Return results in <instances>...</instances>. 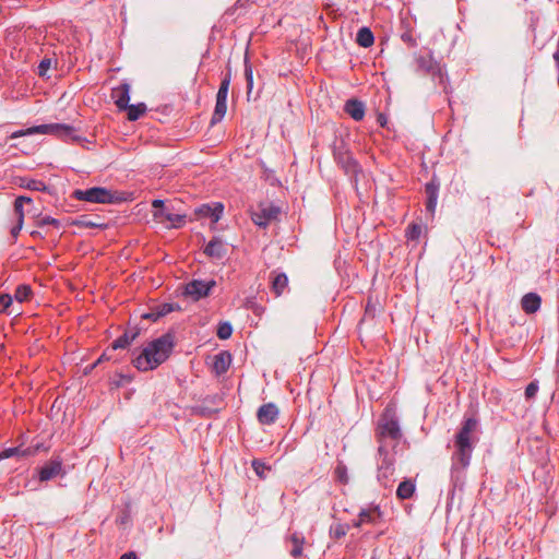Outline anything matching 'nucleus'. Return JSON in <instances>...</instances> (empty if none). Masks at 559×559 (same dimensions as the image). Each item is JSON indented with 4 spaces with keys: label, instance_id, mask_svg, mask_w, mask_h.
Wrapping results in <instances>:
<instances>
[{
    "label": "nucleus",
    "instance_id": "46",
    "mask_svg": "<svg viewBox=\"0 0 559 559\" xmlns=\"http://www.w3.org/2000/svg\"><path fill=\"white\" fill-rule=\"evenodd\" d=\"M251 466H252L253 471L255 472V474L261 478L264 477V472L266 469H269V467L265 465V463H263L257 459L252 461Z\"/></svg>",
    "mask_w": 559,
    "mask_h": 559
},
{
    "label": "nucleus",
    "instance_id": "31",
    "mask_svg": "<svg viewBox=\"0 0 559 559\" xmlns=\"http://www.w3.org/2000/svg\"><path fill=\"white\" fill-rule=\"evenodd\" d=\"M128 120L135 121L146 111V105L144 103L133 104L126 108Z\"/></svg>",
    "mask_w": 559,
    "mask_h": 559
},
{
    "label": "nucleus",
    "instance_id": "20",
    "mask_svg": "<svg viewBox=\"0 0 559 559\" xmlns=\"http://www.w3.org/2000/svg\"><path fill=\"white\" fill-rule=\"evenodd\" d=\"M230 364V354L226 350H223L213 357L212 369L217 376H221L228 370Z\"/></svg>",
    "mask_w": 559,
    "mask_h": 559
},
{
    "label": "nucleus",
    "instance_id": "28",
    "mask_svg": "<svg viewBox=\"0 0 559 559\" xmlns=\"http://www.w3.org/2000/svg\"><path fill=\"white\" fill-rule=\"evenodd\" d=\"M138 336V332H124L111 344L114 350L128 347Z\"/></svg>",
    "mask_w": 559,
    "mask_h": 559
},
{
    "label": "nucleus",
    "instance_id": "57",
    "mask_svg": "<svg viewBox=\"0 0 559 559\" xmlns=\"http://www.w3.org/2000/svg\"><path fill=\"white\" fill-rule=\"evenodd\" d=\"M119 559H138V556L134 551H128L123 554Z\"/></svg>",
    "mask_w": 559,
    "mask_h": 559
},
{
    "label": "nucleus",
    "instance_id": "44",
    "mask_svg": "<svg viewBox=\"0 0 559 559\" xmlns=\"http://www.w3.org/2000/svg\"><path fill=\"white\" fill-rule=\"evenodd\" d=\"M538 389H539V386H538V382L536 380L530 382L527 384V386L525 388V392H524L525 399L533 400L536 396Z\"/></svg>",
    "mask_w": 559,
    "mask_h": 559
},
{
    "label": "nucleus",
    "instance_id": "22",
    "mask_svg": "<svg viewBox=\"0 0 559 559\" xmlns=\"http://www.w3.org/2000/svg\"><path fill=\"white\" fill-rule=\"evenodd\" d=\"M286 542H289L293 545V548L289 550L290 556L294 559H299L302 556L304 545L306 543L304 535L301 533L294 532L287 537Z\"/></svg>",
    "mask_w": 559,
    "mask_h": 559
},
{
    "label": "nucleus",
    "instance_id": "40",
    "mask_svg": "<svg viewBox=\"0 0 559 559\" xmlns=\"http://www.w3.org/2000/svg\"><path fill=\"white\" fill-rule=\"evenodd\" d=\"M51 58H44L37 67V74L40 78H45L47 75L48 70L51 68Z\"/></svg>",
    "mask_w": 559,
    "mask_h": 559
},
{
    "label": "nucleus",
    "instance_id": "60",
    "mask_svg": "<svg viewBox=\"0 0 559 559\" xmlns=\"http://www.w3.org/2000/svg\"><path fill=\"white\" fill-rule=\"evenodd\" d=\"M31 236H33V237H41L40 233H39V231H37V230H33V231L31 233Z\"/></svg>",
    "mask_w": 559,
    "mask_h": 559
},
{
    "label": "nucleus",
    "instance_id": "16",
    "mask_svg": "<svg viewBox=\"0 0 559 559\" xmlns=\"http://www.w3.org/2000/svg\"><path fill=\"white\" fill-rule=\"evenodd\" d=\"M280 415V409L276 404L270 402L261 405L257 412V419L261 425H273Z\"/></svg>",
    "mask_w": 559,
    "mask_h": 559
},
{
    "label": "nucleus",
    "instance_id": "12",
    "mask_svg": "<svg viewBox=\"0 0 559 559\" xmlns=\"http://www.w3.org/2000/svg\"><path fill=\"white\" fill-rule=\"evenodd\" d=\"M68 225L75 226L79 228H98L105 230L108 228V223H106L98 215H87L83 214L76 218L69 219Z\"/></svg>",
    "mask_w": 559,
    "mask_h": 559
},
{
    "label": "nucleus",
    "instance_id": "10",
    "mask_svg": "<svg viewBox=\"0 0 559 559\" xmlns=\"http://www.w3.org/2000/svg\"><path fill=\"white\" fill-rule=\"evenodd\" d=\"M394 464V457H382V460H380V462L378 463L377 480L384 488H389L392 486V477L395 472Z\"/></svg>",
    "mask_w": 559,
    "mask_h": 559
},
{
    "label": "nucleus",
    "instance_id": "32",
    "mask_svg": "<svg viewBox=\"0 0 559 559\" xmlns=\"http://www.w3.org/2000/svg\"><path fill=\"white\" fill-rule=\"evenodd\" d=\"M230 81H231V70L227 69L226 73L224 74V78L221 81L219 88L216 94L217 99H227Z\"/></svg>",
    "mask_w": 559,
    "mask_h": 559
},
{
    "label": "nucleus",
    "instance_id": "45",
    "mask_svg": "<svg viewBox=\"0 0 559 559\" xmlns=\"http://www.w3.org/2000/svg\"><path fill=\"white\" fill-rule=\"evenodd\" d=\"M401 39L405 43L409 48H414L417 46V39L413 36L411 29H406L401 34Z\"/></svg>",
    "mask_w": 559,
    "mask_h": 559
},
{
    "label": "nucleus",
    "instance_id": "35",
    "mask_svg": "<svg viewBox=\"0 0 559 559\" xmlns=\"http://www.w3.org/2000/svg\"><path fill=\"white\" fill-rule=\"evenodd\" d=\"M245 78H246V82H247V93L249 95L253 87V71H252V66L249 62V59L247 56L245 57Z\"/></svg>",
    "mask_w": 559,
    "mask_h": 559
},
{
    "label": "nucleus",
    "instance_id": "25",
    "mask_svg": "<svg viewBox=\"0 0 559 559\" xmlns=\"http://www.w3.org/2000/svg\"><path fill=\"white\" fill-rule=\"evenodd\" d=\"M416 491V484L413 479H404L400 483L396 489V497L399 500L411 499Z\"/></svg>",
    "mask_w": 559,
    "mask_h": 559
},
{
    "label": "nucleus",
    "instance_id": "13",
    "mask_svg": "<svg viewBox=\"0 0 559 559\" xmlns=\"http://www.w3.org/2000/svg\"><path fill=\"white\" fill-rule=\"evenodd\" d=\"M203 253L213 261H221L227 254L226 243L215 236L204 247Z\"/></svg>",
    "mask_w": 559,
    "mask_h": 559
},
{
    "label": "nucleus",
    "instance_id": "50",
    "mask_svg": "<svg viewBox=\"0 0 559 559\" xmlns=\"http://www.w3.org/2000/svg\"><path fill=\"white\" fill-rule=\"evenodd\" d=\"M193 413H194L195 415H200V416L209 417V416H211V414L213 413V411H211L210 408L204 407V406H195V407L193 408Z\"/></svg>",
    "mask_w": 559,
    "mask_h": 559
},
{
    "label": "nucleus",
    "instance_id": "7",
    "mask_svg": "<svg viewBox=\"0 0 559 559\" xmlns=\"http://www.w3.org/2000/svg\"><path fill=\"white\" fill-rule=\"evenodd\" d=\"M401 437L402 432L397 419L388 413L383 414L376 430L377 441L382 443L386 438L399 441Z\"/></svg>",
    "mask_w": 559,
    "mask_h": 559
},
{
    "label": "nucleus",
    "instance_id": "26",
    "mask_svg": "<svg viewBox=\"0 0 559 559\" xmlns=\"http://www.w3.org/2000/svg\"><path fill=\"white\" fill-rule=\"evenodd\" d=\"M356 43L364 48H368L373 45L374 36L369 27H361L358 29L356 35Z\"/></svg>",
    "mask_w": 559,
    "mask_h": 559
},
{
    "label": "nucleus",
    "instance_id": "6",
    "mask_svg": "<svg viewBox=\"0 0 559 559\" xmlns=\"http://www.w3.org/2000/svg\"><path fill=\"white\" fill-rule=\"evenodd\" d=\"M333 157L344 173L357 182V177L361 173V167L343 142L340 145H334Z\"/></svg>",
    "mask_w": 559,
    "mask_h": 559
},
{
    "label": "nucleus",
    "instance_id": "48",
    "mask_svg": "<svg viewBox=\"0 0 559 559\" xmlns=\"http://www.w3.org/2000/svg\"><path fill=\"white\" fill-rule=\"evenodd\" d=\"M376 316V305L372 304L371 299L369 298L365 308V317L374 318Z\"/></svg>",
    "mask_w": 559,
    "mask_h": 559
},
{
    "label": "nucleus",
    "instance_id": "51",
    "mask_svg": "<svg viewBox=\"0 0 559 559\" xmlns=\"http://www.w3.org/2000/svg\"><path fill=\"white\" fill-rule=\"evenodd\" d=\"M378 454L380 456V460H382V457H394L393 455H391L384 444V441H382V443H379V448H378Z\"/></svg>",
    "mask_w": 559,
    "mask_h": 559
},
{
    "label": "nucleus",
    "instance_id": "3",
    "mask_svg": "<svg viewBox=\"0 0 559 559\" xmlns=\"http://www.w3.org/2000/svg\"><path fill=\"white\" fill-rule=\"evenodd\" d=\"M474 451V443L454 442L451 456V483L454 488H462L464 471L468 467Z\"/></svg>",
    "mask_w": 559,
    "mask_h": 559
},
{
    "label": "nucleus",
    "instance_id": "52",
    "mask_svg": "<svg viewBox=\"0 0 559 559\" xmlns=\"http://www.w3.org/2000/svg\"><path fill=\"white\" fill-rule=\"evenodd\" d=\"M14 212L17 216V221L24 222L23 205L14 202Z\"/></svg>",
    "mask_w": 559,
    "mask_h": 559
},
{
    "label": "nucleus",
    "instance_id": "1",
    "mask_svg": "<svg viewBox=\"0 0 559 559\" xmlns=\"http://www.w3.org/2000/svg\"><path fill=\"white\" fill-rule=\"evenodd\" d=\"M175 345V332L168 331L150 342L136 356L133 353L132 364L139 371L156 369L169 358Z\"/></svg>",
    "mask_w": 559,
    "mask_h": 559
},
{
    "label": "nucleus",
    "instance_id": "59",
    "mask_svg": "<svg viewBox=\"0 0 559 559\" xmlns=\"http://www.w3.org/2000/svg\"><path fill=\"white\" fill-rule=\"evenodd\" d=\"M364 525V522H360V518L358 516V519L356 521L353 522V526L354 527H361Z\"/></svg>",
    "mask_w": 559,
    "mask_h": 559
},
{
    "label": "nucleus",
    "instance_id": "15",
    "mask_svg": "<svg viewBox=\"0 0 559 559\" xmlns=\"http://www.w3.org/2000/svg\"><path fill=\"white\" fill-rule=\"evenodd\" d=\"M130 90V84L127 82H122L111 90V98L120 111H124L129 107Z\"/></svg>",
    "mask_w": 559,
    "mask_h": 559
},
{
    "label": "nucleus",
    "instance_id": "14",
    "mask_svg": "<svg viewBox=\"0 0 559 559\" xmlns=\"http://www.w3.org/2000/svg\"><path fill=\"white\" fill-rule=\"evenodd\" d=\"M62 460L57 456L48 461L38 471V478L40 481H48L58 475H62Z\"/></svg>",
    "mask_w": 559,
    "mask_h": 559
},
{
    "label": "nucleus",
    "instance_id": "24",
    "mask_svg": "<svg viewBox=\"0 0 559 559\" xmlns=\"http://www.w3.org/2000/svg\"><path fill=\"white\" fill-rule=\"evenodd\" d=\"M288 286V277L285 273L272 272L271 289L276 296H281Z\"/></svg>",
    "mask_w": 559,
    "mask_h": 559
},
{
    "label": "nucleus",
    "instance_id": "17",
    "mask_svg": "<svg viewBox=\"0 0 559 559\" xmlns=\"http://www.w3.org/2000/svg\"><path fill=\"white\" fill-rule=\"evenodd\" d=\"M478 420L474 417L465 418L454 437V442L474 443L473 432L477 429Z\"/></svg>",
    "mask_w": 559,
    "mask_h": 559
},
{
    "label": "nucleus",
    "instance_id": "39",
    "mask_svg": "<svg viewBox=\"0 0 559 559\" xmlns=\"http://www.w3.org/2000/svg\"><path fill=\"white\" fill-rule=\"evenodd\" d=\"M23 187L28 190H33V191H48L49 190L48 186L44 181L36 180V179H28L23 185Z\"/></svg>",
    "mask_w": 559,
    "mask_h": 559
},
{
    "label": "nucleus",
    "instance_id": "18",
    "mask_svg": "<svg viewBox=\"0 0 559 559\" xmlns=\"http://www.w3.org/2000/svg\"><path fill=\"white\" fill-rule=\"evenodd\" d=\"M358 514L360 522H364V524L377 525L383 519V512L381 511L379 504H371L367 509H361Z\"/></svg>",
    "mask_w": 559,
    "mask_h": 559
},
{
    "label": "nucleus",
    "instance_id": "36",
    "mask_svg": "<svg viewBox=\"0 0 559 559\" xmlns=\"http://www.w3.org/2000/svg\"><path fill=\"white\" fill-rule=\"evenodd\" d=\"M180 307L177 304L165 302L154 307L157 317H165L166 314L178 310Z\"/></svg>",
    "mask_w": 559,
    "mask_h": 559
},
{
    "label": "nucleus",
    "instance_id": "54",
    "mask_svg": "<svg viewBox=\"0 0 559 559\" xmlns=\"http://www.w3.org/2000/svg\"><path fill=\"white\" fill-rule=\"evenodd\" d=\"M23 222L17 221L16 225L11 228V235L13 238H16L22 229Z\"/></svg>",
    "mask_w": 559,
    "mask_h": 559
},
{
    "label": "nucleus",
    "instance_id": "27",
    "mask_svg": "<svg viewBox=\"0 0 559 559\" xmlns=\"http://www.w3.org/2000/svg\"><path fill=\"white\" fill-rule=\"evenodd\" d=\"M160 223L168 222V227L179 228L186 223V215L171 213L167 207L164 211V217L158 219Z\"/></svg>",
    "mask_w": 559,
    "mask_h": 559
},
{
    "label": "nucleus",
    "instance_id": "42",
    "mask_svg": "<svg viewBox=\"0 0 559 559\" xmlns=\"http://www.w3.org/2000/svg\"><path fill=\"white\" fill-rule=\"evenodd\" d=\"M152 205L154 207V217L156 219H162L164 217V211L166 209L164 205V201L156 199L153 201Z\"/></svg>",
    "mask_w": 559,
    "mask_h": 559
},
{
    "label": "nucleus",
    "instance_id": "30",
    "mask_svg": "<svg viewBox=\"0 0 559 559\" xmlns=\"http://www.w3.org/2000/svg\"><path fill=\"white\" fill-rule=\"evenodd\" d=\"M226 111H227V99H217L216 98L215 108H214V112H213V116L211 119V123L215 124V123L219 122L226 115Z\"/></svg>",
    "mask_w": 559,
    "mask_h": 559
},
{
    "label": "nucleus",
    "instance_id": "29",
    "mask_svg": "<svg viewBox=\"0 0 559 559\" xmlns=\"http://www.w3.org/2000/svg\"><path fill=\"white\" fill-rule=\"evenodd\" d=\"M350 526L346 523H334L330 526L329 536L332 539L338 540L346 536Z\"/></svg>",
    "mask_w": 559,
    "mask_h": 559
},
{
    "label": "nucleus",
    "instance_id": "11",
    "mask_svg": "<svg viewBox=\"0 0 559 559\" xmlns=\"http://www.w3.org/2000/svg\"><path fill=\"white\" fill-rule=\"evenodd\" d=\"M440 190V180L433 176L430 181L425 185L426 193V211L433 216L437 207L438 197Z\"/></svg>",
    "mask_w": 559,
    "mask_h": 559
},
{
    "label": "nucleus",
    "instance_id": "4",
    "mask_svg": "<svg viewBox=\"0 0 559 559\" xmlns=\"http://www.w3.org/2000/svg\"><path fill=\"white\" fill-rule=\"evenodd\" d=\"M416 64L419 71L424 74L430 75L433 81H438V84L442 86L443 92L449 95L452 88L449 84V76L444 67H442L433 57L432 52L429 51L427 55H423L416 58Z\"/></svg>",
    "mask_w": 559,
    "mask_h": 559
},
{
    "label": "nucleus",
    "instance_id": "56",
    "mask_svg": "<svg viewBox=\"0 0 559 559\" xmlns=\"http://www.w3.org/2000/svg\"><path fill=\"white\" fill-rule=\"evenodd\" d=\"M14 202H16V203H19V204H22V205L24 206V204H25V203H31V202H32V199H31V198H28V197H25V195H20V197H17V198L15 199V201H14Z\"/></svg>",
    "mask_w": 559,
    "mask_h": 559
},
{
    "label": "nucleus",
    "instance_id": "8",
    "mask_svg": "<svg viewBox=\"0 0 559 559\" xmlns=\"http://www.w3.org/2000/svg\"><path fill=\"white\" fill-rule=\"evenodd\" d=\"M281 209L272 203H261L258 210L252 212V222L260 227H267L271 222L277 219Z\"/></svg>",
    "mask_w": 559,
    "mask_h": 559
},
{
    "label": "nucleus",
    "instance_id": "55",
    "mask_svg": "<svg viewBox=\"0 0 559 559\" xmlns=\"http://www.w3.org/2000/svg\"><path fill=\"white\" fill-rule=\"evenodd\" d=\"M143 319H148V320H153V321H156L158 320L160 317H157L156 316V310L153 308L150 312L145 313L142 316Z\"/></svg>",
    "mask_w": 559,
    "mask_h": 559
},
{
    "label": "nucleus",
    "instance_id": "34",
    "mask_svg": "<svg viewBox=\"0 0 559 559\" xmlns=\"http://www.w3.org/2000/svg\"><path fill=\"white\" fill-rule=\"evenodd\" d=\"M31 296H32V288L29 285H26V284L19 285L14 293V298L19 302H23V301L27 300Z\"/></svg>",
    "mask_w": 559,
    "mask_h": 559
},
{
    "label": "nucleus",
    "instance_id": "37",
    "mask_svg": "<svg viewBox=\"0 0 559 559\" xmlns=\"http://www.w3.org/2000/svg\"><path fill=\"white\" fill-rule=\"evenodd\" d=\"M335 479L341 484L348 483L347 467L343 462H338L334 469Z\"/></svg>",
    "mask_w": 559,
    "mask_h": 559
},
{
    "label": "nucleus",
    "instance_id": "21",
    "mask_svg": "<svg viewBox=\"0 0 559 559\" xmlns=\"http://www.w3.org/2000/svg\"><path fill=\"white\" fill-rule=\"evenodd\" d=\"M542 298L536 293H527L521 299V307L527 314L535 313L540 308Z\"/></svg>",
    "mask_w": 559,
    "mask_h": 559
},
{
    "label": "nucleus",
    "instance_id": "47",
    "mask_svg": "<svg viewBox=\"0 0 559 559\" xmlns=\"http://www.w3.org/2000/svg\"><path fill=\"white\" fill-rule=\"evenodd\" d=\"M12 305V297L9 294H0V313L4 312Z\"/></svg>",
    "mask_w": 559,
    "mask_h": 559
},
{
    "label": "nucleus",
    "instance_id": "49",
    "mask_svg": "<svg viewBox=\"0 0 559 559\" xmlns=\"http://www.w3.org/2000/svg\"><path fill=\"white\" fill-rule=\"evenodd\" d=\"M41 449V444H36L34 447H28L22 451V456H31L35 455Z\"/></svg>",
    "mask_w": 559,
    "mask_h": 559
},
{
    "label": "nucleus",
    "instance_id": "9",
    "mask_svg": "<svg viewBox=\"0 0 559 559\" xmlns=\"http://www.w3.org/2000/svg\"><path fill=\"white\" fill-rule=\"evenodd\" d=\"M216 286V282L214 280L211 281H202V280H192L185 286V295L190 296L193 300H200L204 297H207L213 287Z\"/></svg>",
    "mask_w": 559,
    "mask_h": 559
},
{
    "label": "nucleus",
    "instance_id": "23",
    "mask_svg": "<svg viewBox=\"0 0 559 559\" xmlns=\"http://www.w3.org/2000/svg\"><path fill=\"white\" fill-rule=\"evenodd\" d=\"M199 216L211 218L213 222H218L223 213V205L216 203L213 207L209 204H203L195 210Z\"/></svg>",
    "mask_w": 559,
    "mask_h": 559
},
{
    "label": "nucleus",
    "instance_id": "58",
    "mask_svg": "<svg viewBox=\"0 0 559 559\" xmlns=\"http://www.w3.org/2000/svg\"><path fill=\"white\" fill-rule=\"evenodd\" d=\"M109 357L107 356V353H104L96 361L95 364L92 366V368H94L96 365L100 364L102 361L104 360H108Z\"/></svg>",
    "mask_w": 559,
    "mask_h": 559
},
{
    "label": "nucleus",
    "instance_id": "33",
    "mask_svg": "<svg viewBox=\"0 0 559 559\" xmlns=\"http://www.w3.org/2000/svg\"><path fill=\"white\" fill-rule=\"evenodd\" d=\"M423 233V226L417 223H412L405 230V237L407 240L417 241Z\"/></svg>",
    "mask_w": 559,
    "mask_h": 559
},
{
    "label": "nucleus",
    "instance_id": "38",
    "mask_svg": "<svg viewBox=\"0 0 559 559\" xmlns=\"http://www.w3.org/2000/svg\"><path fill=\"white\" fill-rule=\"evenodd\" d=\"M233 326L229 322H221L217 326V337L221 340H227L231 336Z\"/></svg>",
    "mask_w": 559,
    "mask_h": 559
},
{
    "label": "nucleus",
    "instance_id": "2",
    "mask_svg": "<svg viewBox=\"0 0 559 559\" xmlns=\"http://www.w3.org/2000/svg\"><path fill=\"white\" fill-rule=\"evenodd\" d=\"M33 134H50L67 143H79L83 140L82 136L78 134V130L73 126L66 123H46L21 129L11 133L10 139H17Z\"/></svg>",
    "mask_w": 559,
    "mask_h": 559
},
{
    "label": "nucleus",
    "instance_id": "53",
    "mask_svg": "<svg viewBox=\"0 0 559 559\" xmlns=\"http://www.w3.org/2000/svg\"><path fill=\"white\" fill-rule=\"evenodd\" d=\"M377 122L380 124V127L385 128L388 124V117L383 112H379L377 116Z\"/></svg>",
    "mask_w": 559,
    "mask_h": 559
},
{
    "label": "nucleus",
    "instance_id": "5",
    "mask_svg": "<svg viewBox=\"0 0 559 559\" xmlns=\"http://www.w3.org/2000/svg\"><path fill=\"white\" fill-rule=\"evenodd\" d=\"M72 198L80 201L100 204H115L124 200L118 192H112L111 190L103 187H93L86 190H74L72 192Z\"/></svg>",
    "mask_w": 559,
    "mask_h": 559
},
{
    "label": "nucleus",
    "instance_id": "41",
    "mask_svg": "<svg viewBox=\"0 0 559 559\" xmlns=\"http://www.w3.org/2000/svg\"><path fill=\"white\" fill-rule=\"evenodd\" d=\"M24 449H22L21 447H13V448L3 449V450H1L0 457H2V460H4V459L12 457V456H22V451Z\"/></svg>",
    "mask_w": 559,
    "mask_h": 559
},
{
    "label": "nucleus",
    "instance_id": "19",
    "mask_svg": "<svg viewBox=\"0 0 559 559\" xmlns=\"http://www.w3.org/2000/svg\"><path fill=\"white\" fill-rule=\"evenodd\" d=\"M365 104L357 99L350 98L344 105V111L355 121H361L365 117Z\"/></svg>",
    "mask_w": 559,
    "mask_h": 559
},
{
    "label": "nucleus",
    "instance_id": "43",
    "mask_svg": "<svg viewBox=\"0 0 559 559\" xmlns=\"http://www.w3.org/2000/svg\"><path fill=\"white\" fill-rule=\"evenodd\" d=\"M37 226L38 227H44L46 225H52L53 227L56 228H60L61 226V223L59 219L57 218H53L51 216H44V217H40L38 221H37Z\"/></svg>",
    "mask_w": 559,
    "mask_h": 559
}]
</instances>
